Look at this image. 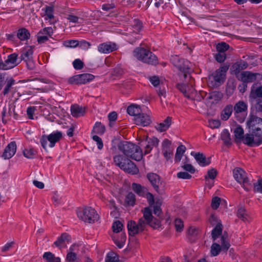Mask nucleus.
Here are the masks:
<instances>
[{"label": "nucleus", "mask_w": 262, "mask_h": 262, "mask_svg": "<svg viewBox=\"0 0 262 262\" xmlns=\"http://www.w3.org/2000/svg\"><path fill=\"white\" fill-rule=\"evenodd\" d=\"M247 124L251 134H246L244 143L250 147L257 146L262 143V119L250 115Z\"/></svg>", "instance_id": "nucleus-1"}, {"label": "nucleus", "mask_w": 262, "mask_h": 262, "mask_svg": "<svg viewBox=\"0 0 262 262\" xmlns=\"http://www.w3.org/2000/svg\"><path fill=\"white\" fill-rule=\"evenodd\" d=\"M118 148L124 155L136 161H140L143 157L140 147L127 141H121L118 144Z\"/></svg>", "instance_id": "nucleus-2"}, {"label": "nucleus", "mask_w": 262, "mask_h": 262, "mask_svg": "<svg viewBox=\"0 0 262 262\" xmlns=\"http://www.w3.org/2000/svg\"><path fill=\"white\" fill-rule=\"evenodd\" d=\"M134 56L138 60L151 65L158 63V58L149 50L142 47L136 48L133 52Z\"/></svg>", "instance_id": "nucleus-3"}, {"label": "nucleus", "mask_w": 262, "mask_h": 262, "mask_svg": "<svg viewBox=\"0 0 262 262\" xmlns=\"http://www.w3.org/2000/svg\"><path fill=\"white\" fill-rule=\"evenodd\" d=\"M78 218L85 223L92 224L97 221L99 216L96 211L91 207L84 206L77 210Z\"/></svg>", "instance_id": "nucleus-4"}, {"label": "nucleus", "mask_w": 262, "mask_h": 262, "mask_svg": "<svg viewBox=\"0 0 262 262\" xmlns=\"http://www.w3.org/2000/svg\"><path fill=\"white\" fill-rule=\"evenodd\" d=\"M228 69L227 66H223L210 75L208 79V85L212 88H217L223 83L225 79V73Z\"/></svg>", "instance_id": "nucleus-5"}, {"label": "nucleus", "mask_w": 262, "mask_h": 262, "mask_svg": "<svg viewBox=\"0 0 262 262\" xmlns=\"http://www.w3.org/2000/svg\"><path fill=\"white\" fill-rule=\"evenodd\" d=\"M172 64L178 68V69L183 73V76L185 78L187 74H189L191 71L190 63L187 60L180 58L177 55L172 56L170 59Z\"/></svg>", "instance_id": "nucleus-6"}, {"label": "nucleus", "mask_w": 262, "mask_h": 262, "mask_svg": "<svg viewBox=\"0 0 262 262\" xmlns=\"http://www.w3.org/2000/svg\"><path fill=\"white\" fill-rule=\"evenodd\" d=\"M233 177L239 183L242 184L243 188L247 191L251 188V184L246 172L242 168L237 167L233 171Z\"/></svg>", "instance_id": "nucleus-7"}, {"label": "nucleus", "mask_w": 262, "mask_h": 262, "mask_svg": "<svg viewBox=\"0 0 262 262\" xmlns=\"http://www.w3.org/2000/svg\"><path fill=\"white\" fill-rule=\"evenodd\" d=\"M33 50L31 47L24 49L20 52V59L24 61L29 70H33L35 68L34 62L33 59Z\"/></svg>", "instance_id": "nucleus-8"}, {"label": "nucleus", "mask_w": 262, "mask_h": 262, "mask_svg": "<svg viewBox=\"0 0 262 262\" xmlns=\"http://www.w3.org/2000/svg\"><path fill=\"white\" fill-rule=\"evenodd\" d=\"M95 76L91 74L84 73L74 75L68 80V83L71 84H83L94 79Z\"/></svg>", "instance_id": "nucleus-9"}, {"label": "nucleus", "mask_w": 262, "mask_h": 262, "mask_svg": "<svg viewBox=\"0 0 262 262\" xmlns=\"http://www.w3.org/2000/svg\"><path fill=\"white\" fill-rule=\"evenodd\" d=\"M53 30L52 27H46L41 30L37 34V40L38 43H42L52 37Z\"/></svg>", "instance_id": "nucleus-10"}, {"label": "nucleus", "mask_w": 262, "mask_h": 262, "mask_svg": "<svg viewBox=\"0 0 262 262\" xmlns=\"http://www.w3.org/2000/svg\"><path fill=\"white\" fill-rule=\"evenodd\" d=\"M120 168L124 171L133 174L137 173L139 171L135 163L128 159H124V162H123V165H121Z\"/></svg>", "instance_id": "nucleus-11"}, {"label": "nucleus", "mask_w": 262, "mask_h": 262, "mask_svg": "<svg viewBox=\"0 0 262 262\" xmlns=\"http://www.w3.org/2000/svg\"><path fill=\"white\" fill-rule=\"evenodd\" d=\"M146 177L154 189L159 192V187L161 184L160 177L157 173L152 172L147 173Z\"/></svg>", "instance_id": "nucleus-12"}, {"label": "nucleus", "mask_w": 262, "mask_h": 262, "mask_svg": "<svg viewBox=\"0 0 262 262\" xmlns=\"http://www.w3.org/2000/svg\"><path fill=\"white\" fill-rule=\"evenodd\" d=\"M79 250V246L76 244L72 245L68 251L66 260L68 262H74L77 261V256Z\"/></svg>", "instance_id": "nucleus-13"}, {"label": "nucleus", "mask_w": 262, "mask_h": 262, "mask_svg": "<svg viewBox=\"0 0 262 262\" xmlns=\"http://www.w3.org/2000/svg\"><path fill=\"white\" fill-rule=\"evenodd\" d=\"M16 151V144L15 142H11L6 147L2 155V157L4 159H9L12 158Z\"/></svg>", "instance_id": "nucleus-14"}, {"label": "nucleus", "mask_w": 262, "mask_h": 262, "mask_svg": "<svg viewBox=\"0 0 262 262\" xmlns=\"http://www.w3.org/2000/svg\"><path fill=\"white\" fill-rule=\"evenodd\" d=\"M70 236L66 233H63L58 237L53 245L61 249L67 247V245L70 243Z\"/></svg>", "instance_id": "nucleus-15"}, {"label": "nucleus", "mask_w": 262, "mask_h": 262, "mask_svg": "<svg viewBox=\"0 0 262 262\" xmlns=\"http://www.w3.org/2000/svg\"><path fill=\"white\" fill-rule=\"evenodd\" d=\"M135 121L137 125L142 126H147L151 122L150 117L144 113H141L139 116L135 117Z\"/></svg>", "instance_id": "nucleus-16"}, {"label": "nucleus", "mask_w": 262, "mask_h": 262, "mask_svg": "<svg viewBox=\"0 0 262 262\" xmlns=\"http://www.w3.org/2000/svg\"><path fill=\"white\" fill-rule=\"evenodd\" d=\"M257 76H260V74L250 71H244L241 74V80L245 83L252 82L256 79Z\"/></svg>", "instance_id": "nucleus-17"}, {"label": "nucleus", "mask_w": 262, "mask_h": 262, "mask_svg": "<svg viewBox=\"0 0 262 262\" xmlns=\"http://www.w3.org/2000/svg\"><path fill=\"white\" fill-rule=\"evenodd\" d=\"M116 50L115 43L111 42H104L100 44L98 47V50L102 53L107 54Z\"/></svg>", "instance_id": "nucleus-18"}, {"label": "nucleus", "mask_w": 262, "mask_h": 262, "mask_svg": "<svg viewBox=\"0 0 262 262\" xmlns=\"http://www.w3.org/2000/svg\"><path fill=\"white\" fill-rule=\"evenodd\" d=\"M256 85L254 84L251 87L249 100L262 99V86H256Z\"/></svg>", "instance_id": "nucleus-19"}, {"label": "nucleus", "mask_w": 262, "mask_h": 262, "mask_svg": "<svg viewBox=\"0 0 262 262\" xmlns=\"http://www.w3.org/2000/svg\"><path fill=\"white\" fill-rule=\"evenodd\" d=\"M62 134L61 132L56 131L47 136L48 141H49V146L53 147L56 142H58L62 138Z\"/></svg>", "instance_id": "nucleus-20"}, {"label": "nucleus", "mask_w": 262, "mask_h": 262, "mask_svg": "<svg viewBox=\"0 0 262 262\" xmlns=\"http://www.w3.org/2000/svg\"><path fill=\"white\" fill-rule=\"evenodd\" d=\"M127 227L129 236H134L141 232L137 223L134 221H130L128 222Z\"/></svg>", "instance_id": "nucleus-21"}, {"label": "nucleus", "mask_w": 262, "mask_h": 262, "mask_svg": "<svg viewBox=\"0 0 262 262\" xmlns=\"http://www.w3.org/2000/svg\"><path fill=\"white\" fill-rule=\"evenodd\" d=\"M172 122V118L168 116L163 122L158 124L155 126L156 129L160 132H163L166 131L170 127Z\"/></svg>", "instance_id": "nucleus-22"}, {"label": "nucleus", "mask_w": 262, "mask_h": 262, "mask_svg": "<svg viewBox=\"0 0 262 262\" xmlns=\"http://www.w3.org/2000/svg\"><path fill=\"white\" fill-rule=\"evenodd\" d=\"M194 158L199 164L203 167L208 165L210 163V158H206L205 156L201 152H198L194 155Z\"/></svg>", "instance_id": "nucleus-23"}, {"label": "nucleus", "mask_w": 262, "mask_h": 262, "mask_svg": "<svg viewBox=\"0 0 262 262\" xmlns=\"http://www.w3.org/2000/svg\"><path fill=\"white\" fill-rule=\"evenodd\" d=\"M132 189L138 195L142 197H145L148 189L144 186L135 183L132 184Z\"/></svg>", "instance_id": "nucleus-24"}, {"label": "nucleus", "mask_w": 262, "mask_h": 262, "mask_svg": "<svg viewBox=\"0 0 262 262\" xmlns=\"http://www.w3.org/2000/svg\"><path fill=\"white\" fill-rule=\"evenodd\" d=\"M159 140L156 137L149 138L147 143L145 147L144 154H149L154 147H157L159 144Z\"/></svg>", "instance_id": "nucleus-25"}, {"label": "nucleus", "mask_w": 262, "mask_h": 262, "mask_svg": "<svg viewBox=\"0 0 262 262\" xmlns=\"http://www.w3.org/2000/svg\"><path fill=\"white\" fill-rule=\"evenodd\" d=\"M71 112L72 115L76 118L83 116L85 113L84 108L77 104L71 106Z\"/></svg>", "instance_id": "nucleus-26"}, {"label": "nucleus", "mask_w": 262, "mask_h": 262, "mask_svg": "<svg viewBox=\"0 0 262 262\" xmlns=\"http://www.w3.org/2000/svg\"><path fill=\"white\" fill-rule=\"evenodd\" d=\"M247 105L244 101H240L235 104L234 107V115L246 112Z\"/></svg>", "instance_id": "nucleus-27"}, {"label": "nucleus", "mask_w": 262, "mask_h": 262, "mask_svg": "<svg viewBox=\"0 0 262 262\" xmlns=\"http://www.w3.org/2000/svg\"><path fill=\"white\" fill-rule=\"evenodd\" d=\"M16 35L17 38L21 41L27 40L30 37L29 31L25 28L18 29Z\"/></svg>", "instance_id": "nucleus-28"}, {"label": "nucleus", "mask_w": 262, "mask_h": 262, "mask_svg": "<svg viewBox=\"0 0 262 262\" xmlns=\"http://www.w3.org/2000/svg\"><path fill=\"white\" fill-rule=\"evenodd\" d=\"M127 112L129 115L135 116V118L141 114V110L139 105L132 104L127 107Z\"/></svg>", "instance_id": "nucleus-29"}, {"label": "nucleus", "mask_w": 262, "mask_h": 262, "mask_svg": "<svg viewBox=\"0 0 262 262\" xmlns=\"http://www.w3.org/2000/svg\"><path fill=\"white\" fill-rule=\"evenodd\" d=\"M42 258L45 260V262H61L60 258L59 257H56L51 252H45L42 255Z\"/></svg>", "instance_id": "nucleus-30"}, {"label": "nucleus", "mask_w": 262, "mask_h": 262, "mask_svg": "<svg viewBox=\"0 0 262 262\" xmlns=\"http://www.w3.org/2000/svg\"><path fill=\"white\" fill-rule=\"evenodd\" d=\"M232 112L233 106L231 104L227 105L222 112L221 119L223 120H227L232 114Z\"/></svg>", "instance_id": "nucleus-31"}, {"label": "nucleus", "mask_w": 262, "mask_h": 262, "mask_svg": "<svg viewBox=\"0 0 262 262\" xmlns=\"http://www.w3.org/2000/svg\"><path fill=\"white\" fill-rule=\"evenodd\" d=\"M18 58V54L14 53L8 56L6 62L8 66L11 67V69L17 66L18 63H16Z\"/></svg>", "instance_id": "nucleus-32"}, {"label": "nucleus", "mask_w": 262, "mask_h": 262, "mask_svg": "<svg viewBox=\"0 0 262 262\" xmlns=\"http://www.w3.org/2000/svg\"><path fill=\"white\" fill-rule=\"evenodd\" d=\"M105 132V127L100 122H96L92 132V133H95L100 135H103Z\"/></svg>", "instance_id": "nucleus-33"}, {"label": "nucleus", "mask_w": 262, "mask_h": 262, "mask_svg": "<svg viewBox=\"0 0 262 262\" xmlns=\"http://www.w3.org/2000/svg\"><path fill=\"white\" fill-rule=\"evenodd\" d=\"M105 262H122L119 255L114 251H110L106 255Z\"/></svg>", "instance_id": "nucleus-34"}, {"label": "nucleus", "mask_w": 262, "mask_h": 262, "mask_svg": "<svg viewBox=\"0 0 262 262\" xmlns=\"http://www.w3.org/2000/svg\"><path fill=\"white\" fill-rule=\"evenodd\" d=\"M222 232V225L218 223L211 232V236L213 240L215 241L221 235Z\"/></svg>", "instance_id": "nucleus-35"}, {"label": "nucleus", "mask_w": 262, "mask_h": 262, "mask_svg": "<svg viewBox=\"0 0 262 262\" xmlns=\"http://www.w3.org/2000/svg\"><path fill=\"white\" fill-rule=\"evenodd\" d=\"M233 133L235 138L239 140L242 139L243 142L244 143V139L245 135H244V132L242 126L239 125H236L234 129Z\"/></svg>", "instance_id": "nucleus-36"}, {"label": "nucleus", "mask_w": 262, "mask_h": 262, "mask_svg": "<svg viewBox=\"0 0 262 262\" xmlns=\"http://www.w3.org/2000/svg\"><path fill=\"white\" fill-rule=\"evenodd\" d=\"M221 138L226 145L228 146L231 144L230 134L227 129H225L223 130Z\"/></svg>", "instance_id": "nucleus-37"}, {"label": "nucleus", "mask_w": 262, "mask_h": 262, "mask_svg": "<svg viewBox=\"0 0 262 262\" xmlns=\"http://www.w3.org/2000/svg\"><path fill=\"white\" fill-rule=\"evenodd\" d=\"M221 248L222 251L226 252L230 247V244L228 241L227 235H223L221 238Z\"/></svg>", "instance_id": "nucleus-38"}, {"label": "nucleus", "mask_w": 262, "mask_h": 262, "mask_svg": "<svg viewBox=\"0 0 262 262\" xmlns=\"http://www.w3.org/2000/svg\"><path fill=\"white\" fill-rule=\"evenodd\" d=\"M186 150V147L183 145H181L177 148V151L175 155V161L180 162L181 160L182 156Z\"/></svg>", "instance_id": "nucleus-39"}, {"label": "nucleus", "mask_w": 262, "mask_h": 262, "mask_svg": "<svg viewBox=\"0 0 262 262\" xmlns=\"http://www.w3.org/2000/svg\"><path fill=\"white\" fill-rule=\"evenodd\" d=\"M136 202V196L132 192H129L125 197V203L127 206H133Z\"/></svg>", "instance_id": "nucleus-40"}, {"label": "nucleus", "mask_w": 262, "mask_h": 262, "mask_svg": "<svg viewBox=\"0 0 262 262\" xmlns=\"http://www.w3.org/2000/svg\"><path fill=\"white\" fill-rule=\"evenodd\" d=\"M222 251L220 245L216 243H213L211 246L210 253L212 256H216L218 255Z\"/></svg>", "instance_id": "nucleus-41"}, {"label": "nucleus", "mask_w": 262, "mask_h": 262, "mask_svg": "<svg viewBox=\"0 0 262 262\" xmlns=\"http://www.w3.org/2000/svg\"><path fill=\"white\" fill-rule=\"evenodd\" d=\"M251 104L254 106L256 111L262 112V99L249 100Z\"/></svg>", "instance_id": "nucleus-42"}, {"label": "nucleus", "mask_w": 262, "mask_h": 262, "mask_svg": "<svg viewBox=\"0 0 262 262\" xmlns=\"http://www.w3.org/2000/svg\"><path fill=\"white\" fill-rule=\"evenodd\" d=\"M188 87V86L185 84L183 83H178L177 84V89L181 92L187 98H190V96L189 94H188V92H187V88Z\"/></svg>", "instance_id": "nucleus-43"}, {"label": "nucleus", "mask_w": 262, "mask_h": 262, "mask_svg": "<svg viewBox=\"0 0 262 262\" xmlns=\"http://www.w3.org/2000/svg\"><path fill=\"white\" fill-rule=\"evenodd\" d=\"M142 212L143 213V218L147 220V222H149L154 217L149 207L144 208Z\"/></svg>", "instance_id": "nucleus-44"}, {"label": "nucleus", "mask_w": 262, "mask_h": 262, "mask_svg": "<svg viewBox=\"0 0 262 262\" xmlns=\"http://www.w3.org/2000/svg\"><path fill=\"white\" fill-rule=\"evenodd\" d=\"M237 216L238 218L241 219L244 222L248 221L247 214L246 212V210L244 208L241 207L239 208L237 212Z\"/></svg>", "instance_id": "nucleus-45"}, {"label": "nucleus", "mask_w": 262, "mask_h": 262, "mask_svg": "<svg viewBox=\"0 0 262 262\" xmlns=\"http://www.w3.org/2000/svg\"><path fill=\"white\" fill-rule=\"evenodd\" d=\"M216 50L218 52L225 53V51H226L229 48V46L226 42H222L219 43L216 45Z\"/></svg>", "instance_id": "nucleus-46"}, {"label": "nucleus", "mask_w": 262, "mask_h": 262, "mask_svg": "<svg viewBox=\"0 0 262 262\" xmlns=\"http://www.w3.org/2000/svg\"><path fill=\"white\" fill-rule=\"evenodd\" d=\"M123 226V224L120 221H115L112 226L113 232L116 233L120 232L122 229Z\"/></svg>", "instance_id": "nucleus-47"}, {"label": "nucleus", "mask_w": 262, "mask_h": 262, "mask_svg": "<svg viewBox=\"0 0 262 262\" xmlns=\"http://www.w3.org/2000/svg\"><path fill=\"white\" fill-rule=\"evenodd\" d=\"M114 162L115 164L119 167H121V165H123V162H124V157L121 155H116L114 157Z\"/></svg>", "instance_id": "nucleus-48"}, {"label": "nucleus", "mask_w": 262, "mask_h": 262, "mask_svg": "<svg viewBox=\"0 0 262 262\" xmlns=\"http://www.w3.org/2000/svg\"><path fill=\"white\" fill-rule=\"evenodd\" d=\"M36 151L33 148L26 149L23 151L24 156L28 159H32L36 154Z\"/></svg>", "instance_id": "nucleus-49"}, {"label": "nucleus", "mask_w": 262, "mask_h": 262, "mask_svg": "<svg viewBox=\"0 0 262 262\" xmlns=\"http://www.w3.org/2000/svg\"><path fill=\"white\" fill-rule=\"evenodd\" d=\"M149 225L154 229H158L161 226V222L159 220L154 217L149 222Z\"/></svg>", "instance_id": "nucleus-50"}, {"label": "nucleus", "mask_w": 262, "mask_h": 262, "mask_svg": "<svg viewBox=\"0 0 262 262\" xmlns=\"http://www.w3.org/2000/svg\"><path fill=\"white\" fill-rule=\"evenodd\" d=\"M117 118V114L115 112L110 113L108 115V119L110 121L109 125L112 127L114 124V122Z\"/></svg>", "instance_id": "nucleus-51"}, {"label": "nucleus", "mask_w": 262, "mask_h": 262, "mask_svg": "<svg viewBox=\"0 0 262 262\" xmlns=\"http://www.w3.org/2000/svg\"><path fill=\"white\" fill-rule=\"evenodd\" d=\"M221 201V198L218 196L213 198L211 204L212 208L214 210L217 209L220 206Z\"/></svg>", "instance_id": "nucleus-52"}, {"label": "nucleus", "mask_w": 262, "mask_h": 262, "mask_svg": "<svg viewBox=\"0 0 262 262\" xmlns=\"http://www.w3.org/2000/svg\"><path fill=\"white\" fill-rule=\"evenodd\" d=\"M137 224L139 227V228L140 229V230L143 231L145 229L146 225H149V222H147V220H145V219L144 218L141 217L139 220Z\"/></svg>", "instance_id": "nucleus-53"}, {"label": "nucleus", "mask_w": 262, "mask_h": 262, "mask_svg": "<svg viewBox=\"0 0 262 262\" xmlns=\"http://www.w3.org/2000/svg\"><path fill=\"white\" fill-rule=\"evenodd\" d=\"M174 224L177 231L181 232L183 230L184 225L181 219H177L174 221Z\"/></svg>", "instance_id": "nucleus-54"}, {"label": "nucleus", "mask_w": 262, "mask_h": 262, "mask_svg": "<svg viewBox=\"0 0 262 262\" xmlns=\"http://www.w3.org/2000/svg\"><path fill=\"white\" fill-rule=\"evenodd\" d=\"M79 41L77 40H69L64 42V45L67 47L75 48L78 47Z\"/></svg>", "instance_id": "nucleus-55"}, {"label": "nucleus", "mask_w": 262, "mask_h": 262, "mask_svg": "<svg viewBox=\"0 0 262 262\" xmlns=\"http://www.w3.org/2000/svg\"><path fill=\"white\" fill-rule=\"evenodd\" d=\"M74 68L76 70H81L83 68L84 63L79 59H76L73 62Z\"/></svg>", "instance_id": "nucleus-56"}, {"label": "nucleus", "mask_w": 262, "mask_h": 262, "mask_svg": "<svg viewBox=\"0 0 262 262\" xmlns=\"http://www.w3.org/2000/svg\"><path fill=\"white\" fill-rule=\"evenodd\" d=\"M14 80L13 78H10L8 81L6 86H5L3 93L4 95L7 94L10 90V88L11 86L14 84Z\"/></svg>", "instance_id": "nucleus-57"}, {"label": "nucleus", "mask_w": 262, "mask_h": 262, "mask_svg": "<svg viewBox=\"0 0 262 262\" xmlns=\"http://www.w3.org/2000/svg\"><path fill=\"white\" fill-rule=\"evenodd\" d=\"M92 139L97 142V147L99 149H102L103 147V144L101 138L97 135L93 136Z\"/></svg>", "instance_id": "nucleus-58"}, {"label": "nucleus", "mask_w": 262, "mask_h": 262, "mask_svg": "<svg viewBox=\"0 0 262 262\" xmlns=\"http://www.w3.org/2000/svg\"><path fill=\"white\" fill-rule=\"evenodd\" d=\"M216 60L219 62H223L226 58V55L225 53L218 52L215 55Z\"/></svg>", "instance_id": "nucleus-59"}, {"label": "nucleus", "mask_w": 262, "mask_h": 262, "mask_svg": "<svg viewBox=\"0 0 262 262\" xmlns=\"http://www.w3.org/2000/svg\"><path fill=\"white\" fill-rule=\"evenodd\" d=\"M68 19L70 20V21L74 23H82L83 21L82 18H79L78 16L73 15H69Z\"/></svg>", "instance_id": "nucleus-60"}, {"label": "nucleus", "mask_w": 262, "mask_h": 262, "mask_svg": "<svg viewBox=\"0 0 262 262\" xmlns=\"http://www.w3.org/2000/svg\"><path fill=\"white\" fill-rule=\"evenodd\" d=\"M145 197H146L147 201L150 206H152L155 204V199L153 194L149 192H147Z\"/></svg>", "instance_id": "nucleus-61"}, {"label": "nucleus", "mask_w": 262, "mask_h": 262, "mask_svg": "<svg viewBox=\"0 0 262 262\" xmlns=\"http://www.w3.org/2000/svg\"><path fill=\"white\" fill-rule=\"evenodd\" d=\"M222 98V94L219 92H213L211 93L209 96V99H214L215 100H218Z\"/></svg>", "instance_id": "nucleus-62"}, {"label": "nucleus", "mask_w": 262, "mask_h": 262, "mask_svg": "<svg viewBox=\"0 0 262 262\" xmlns=\"http://www.w3.org/2000/svg\"><path fill=\"white\" fill-rule=\"evenodd\" d=\"M177 177L182 179H190L192 176L187 172L181 171L177 173Z\"/></svg>", "instance_id": "nucleus-63"}, {"label": "nucleus", "mask_w": 262, "mask_h": 262, "mask_svg": "<svg viewBox=\"0 0 262 262\" xmlns=\"http://www.w3.org/2000/svg\"><path fill=\"white\" fill-rule=\"evenodd\" d=\"M182 168L186 171L192 174L194 173L195 171L194 167L190 164H185L182 166Z\"/></svg>", "instance_id": "nucleus-64"}]
</instances>
